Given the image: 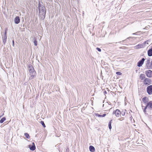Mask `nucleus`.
Returning a JSON list of instances; mask_svg holds the SVG:
<instances>
[{"label":"nucleus","instance_id":"a878e982","mask_svg":"<svg viewBox=\"0 0 152 152\" xmlns=\"http://www.w3.org/2000/svg\"><path fill=\"white\" fill-rule=\"evenodd\" d=\"M121 114H122V116H124L125 114V112L124 111H122L121 113Z\"/></svg>","mask_w":152,"mask_h":152},{"label":"nucleus","instance_id":"393cba45","mask_svg":"<svg viewBox=\"0 0 152 152\" xmlns=\"http://www.w3.org/2000/svg\"><path fill=\"white\" fill-rule=\"evenodd\" d=\"M149 41V40H147L145 41L144 42V45H145V44H148V42Z\"/></svg>","mask_w":152,"mask_h":152},{"label":"nucleus","instance_id":"bb28decb","mask_svg":"<svg viewBox=\"0 0 152 152\" xmlns=\"http://www.w3.org/2000/svg\"><path fill=\"white\" fill-rule=\"evenodd\" d=\"M147 107H147V106H146L144 109V112L145 113L146 112V109Z\"/></svg>","mask_w":152,"mask_h":152},{"label":"nucleus","instance_id":"2eb2a0df","mask_svg":"<svg viewBox=\"0 0 152 152\" xmlns=\"http://www.w3.org/2000/svg\"><path fill=\"white\" fill-rule=\"evenodd\" d=\"M106 114H104L103 115H99V114H96V115L97 116H98V117H104V116H105L106 115Z\"/></svg>","mask_w":152,"mask_h":152},{"label":"nucleus","instance_id":"ddd939ff","mask_svg":"<svg viewBox=\"0 0 152 152\" xmlns=\"http://www.w3.org/2000/svg\"><path fill=\"white\" fill-rule=\"evenodd\" d=\"M7 36L6 35H4L3 37V40L4 44V45L6 43L7 40Z\"/></svg>","mask_w":152,"mask_h":152},{"label":"nucleus","instance_id":"f03ea898","mask_svg":"<svg viewBox=\"0 0 152 152\" xmlns=\"http://www.w3.org/2000/svg\"><path fill=\"white\" fill-rule=\"evenodd\" d=\"M39 15H42L44 17V18L46 12L45 7L43 6L39 5Z\"/></svg>","mask_w":152,"mask_h":152},{"label":"nucleus","instance_id":"dca6fc26","mask_svg":"<svg viewBox=\"0 0 152 152\" xmlns=\"http://www.w3.org/2000/svg\"><path fill=\"white\" fill-rule=\"evenodd\" d=\"M145 77L144 75L142 74L140 75V78L141 80H143Z\"/></svg>","mask_w":152,"mask_h":152},{"label":"nucleus","instance_id":"20e7f679","mask_svg":"<svg viewBox=\"0 0 152 152\" xmlns=\"http://www.w3.org/2000/svg\"><path fill=\"white\" fill-rule=\"evenodd\" d=\"M147 91L149 94H152V85L150 86L147 87Z\"/></svg>","mask_w":152,"mask_h":152},{"label":"nucleus","instance_id":"2f4dec72","mask_svg":"<svg viewBox=\"0 0 152 152\" xmlns=\"http://www.w3.org/2000/svg\"><path fill=\"white\" fill-rule=\"evenodd\" d=\"M12 45H13V46H14V41L13 40L12 41Z\"/></svg>","mask_w":152,"mask_h":152},{"label":"nucleus","instance_id":"c9c22d12","mask_svg":"<svg viewBox=\"0 0 152 152\" xmlns=\"http://www.w3.org/2000/svg\"><path fill=\"white\" fill-rule=\"evenodd\" d=\"M131 38V37H129L127 39H129V38Z\"/></svg>","mask_w":152,"mask_h":152},{"label":"nucleus","instance_id":"0eeeda50","mask_svg":"<svg viewBox=\"0 0 152 152\" xmlns=\"http://www.w3.org/2000/svg\"><path fill=\"white\" fill-rule=\"evenodd\" d=\"M145 60L144 58H142L138 62L137 66L139 67L141 66L143 64Z\"/></svg>","mask_w":152,"mask_h":152},{"label":"nucleus","instance_id":"c85d7f7f","mask_svg":"<svg viewBox=\"0 0 152 152\" xmlns=\"http://www.w3.org/2000/svg\"><path fill=\"white\" fill-rule=\"evenodd\" d=\"M96 49L99 52H101V49L99 48H96Z\"/></svg>","mask_w":152,"mask_h":152},{"label":"nucleus","instance_id":"473e14b6","mask_svg":"<svg viewBox=\"0 0 152 152\" xmlns=\"http://www.w3.org/2000/svg\"><path fill=\"white\" fill-rule=\"evenodd\" d=\"M133 34H137V33H133Z\"/></svg>","mask_w":152,"mask_h":152},{"label":"nucleus","instance_id":"423d86ee","mask_svg":"<svg viewBox=\"0 0 152 152\" xmlns=\"http://www.w3.org/2000/svg\"><path fill=\"white\" fill-rule=\"evenodd\" d=\"M28 147L29 148L30 150L32 151H34L35 149V146L34 142H32V145H28Z\"/></svg>","mask_w":152,"mask_h":152},{"label":"nucleus","instance_id":"7ed1b4c3","mask_svg":"<svg viewBox=\"0 0 152 152\" xmlns=\"http://www.w3.org/2000/svg\"><path fill=\"white\" fill-rule=\"evenodd\" d=\"M113 114H115L116 116L119 117L121 114V112L118 109H117L116 110L113 112Z\"/></svg>","mask_w":152,"mask_h":152},{"label":"nucleus","instance_id":"6ab92c4d","mask_svg":"<svg viewBox=\"0 0 152 152\" xmlns=\"http://www.w3.org/2000/svg\"><path fill=\"white\" fill-rule=\"evenodd\" d=\"M141 48H144L145 47V45H144V44L143 43L139 44Z\"/></svg>","mask_w":152,"mask_h":152},{"label":"nucleus","instance_id":"f257e3e1","mask_svg":"<svg viewBox=\"0 0 152 152\" xmlns=\"http://www.w3.org/2000/svg\"><path fill=\"white\" fill-rule=\"evenodd\" d=\"M28 70L31 76L30 78L32 79L36 75V73L34 67L31 64H29L28 65Z\"/></svg>","mask_w":152,"mask_h":152},{"label":"nucleus","instance_id":"4468645a","mask_svg":"<svg viewBox=\"0 0 152 152\" xmlns=\"http://www.w3.org/2000/svg\"><path fill=\"white\" fill-rule=\"evenodd\" d=\"M150 63V61L149 60H148L147 61V63L146 64L147 68L148 69H150V66H149V64Z\"/></svg>","mask_w":152,"mask_h":152},{"label":"nucleus","instance_id":"39448f33","mask_svg":"<svg viewBox=\"0 0 152 152\" xmlns=\"http://www.w3.org/2000/svg\"><path fill=\"white\" fill-rule=\"evenodd\" d=\"M145 74L148 77H152V71L151 70H148L146 71Z\"/></svg>","mask_w":152,"mask_h":152},{"label":"nucleus","instance_id":"b1692460","mask_svg":"<svg viewBox=\"0 0 152 152\" xmlns=\"http://www.w3.org/2000/svg\"><path fill=\"white\" fill-rule=\"evenodd\" d=\"M34 43V45L35 46H37V40L34 41V42H33Z\"/></svg>","mask_w":152,"mask_h":152},{"label":"nucleus","instance_id":"c756f323","mask_svg":"<svg viewBox=\"0 0 152 152\" xmlns=\"http://www.w3.org/2000/svg\"><path fill=\"white\" fill-rule=\"evenodd\" d=\"M35 40H36V39L35 38V37H34L33 38V39H32V41L33 42H34V41Z\"/></svg>","mask_w":152,"mask_h":152},{"label":"nucleus","instance_id":"412c9836","mask_svg":"<svg viewBox=\"0 0 152 152\" xmlns=\"http://www.w3.org/2000/svg\"><path fill=\"white\" fill-rule=\"evenodd\" d=\"M147 99L146 97H144L142 98V101L144 102H146L147 101Z\"/></svg>","mask_w":152,"mask_h":152},{"label":"nucleus","instance_id":"72a5a7b5","mask_svg":"<svg viewBox=\"0 0 152 152\" xmlns=\"http://www.w3.org/2000/svg\"><path fill=\"white\" fill-rule=\"evenodd\" d=\"M106 93H106V91H104V94H106Z\"/></svg>","mask_w":152,"mask_h":152},{"label":"nucleus","instance_id":"9b49d317","mask_svg":"<svg viewBox=\"0 0 152 152\" xmlns=\"http://www.w3.org/2000/svg\"><path fill=\"white\" fill-rule=\"evenodd\" d=\"M89 150L91 152H94L95 151L94 148L92 145H91L89 146Z\"/></svg>","mask_w":152,"mask_h":152},{"label":"nucleus","instance_id":"5701e85b","mask_svg":"<svg viewBox=\"0 0 152 152\" xmlns=\"http://www.w3.org/2000/svg\"><path fill=\"white\" fill-rule=\"evenodd\" d=\"M41 124H42V125L44 127H45V124L44 122L43 121H41Z\"/></svg>","mask_w":152,"mask_h":152},{"label":"nucleus","instance_id":"f8f14e48","mask_svg":"<svg viewBox=\"0 0 152 152\" xmlns=\"http://www.w3.org/2000/svg\"><path fill=\"white\" fill-rule=\"evenodd\" d=\"M148 55L149 56H152V49L148 50Z\"/></svg>","mask_w":152,"mask_h":152},{"label":"nucleus","instance_id":"f3484780","mask_svg":"<svg viewBox=\"0 0 152 152\" xmlns=\"http://www.w3.org/2000/svg\"><path fill=\"white\" fill-rule=\"evenodd\" d=\"M111 121H112V120H111L109 122V124H108V126H109V129H111V128H112V127H111Z\"/></svg>","mask_w":152,"mask_h":152},{"label":"nucleus","instance_id":"cd10ccee","mask_svg":"<svg viewBox=\"0 0 152 152\" xmlns=\"http://www.w3.org/2000/svg\"><path fill=\"white\" fill-rule=\"evenodd\" d=\"M116 74L117 75H121V73L119 72H116Z\"/></svg>","mask_w":152,"mask_h":152},{"label":"nucleus","instance_id":"4be33fe9","mask_svg":"<svg viewBox=\"0 0 152 152\" xmlns=\"http://www.w3.org/2000/svg\"><path fill=\"white\" fill-rule=\"evenodd\" d=\"M24 135L27 138H29L30 137L29 135L27 133H25Z\"/></svg>","mask_w":152,"mask_h":152},{"label":"nucleus","instance_id":"7c9ffc66","mask_svg":"<svg viewBox=\"0 0 152 152\" xmlns=\"http://www.w3.org/2000/svg\"><path fill=\"white\" fill-rule=\"evenodd\" d=\"M124 120V118H120L119 119V120L120 121H122V120Z\"/></svg>","mask_w":152,"mask_h":152},{"label":"nucleus","instance_id":"1a4fd4ad","mask_svg":"<svg viewBox=\"0 0 152 152\" xmlns=\"http://www.w3.org/2000/svg\"><path fill=\"white\" fill-rule=\"evenodd\" d=\"M150 80L148 78H145L144 81V83L145 84H149L150 82Z\"/></svg>","mask_w":152,"mask_h":152},{"label":"nucleus","instance_id":"9d476101","mask_svg":"<svg viewBox=\"0 0 152 152\" xmlns=\"http://www.w3.org/2000/svg\"><path fill=\"white\" fill-rule=\"evenodd\" d=\"M146 106L149 108H152V101H150L148 103H147Z\"/></svg>","mask_w":152,"mask_h":152},{"label":"nucleus","instance_id":"6e6552de","mask_svg":"<svg viewBox=\"0 0 152 152\" xmlns=\"http://www.w3.org/2000/svg\"><path fill=\"white\" fill-rule=\"evenodd\" d=\"M20 22V19L18 16L15 17V22L16 24Z\"/></svg>","mask_w":152,"mask_h":152},{"label":"nucleus","instance_id":"a211bd4d","mask_svg":"<svg viewBox=\"0 0 152 152\" xmlns=\"http://www.w3.org/2000/svg\"><path fill=\"white\" fill-rule=\"evenodd\" d=\"M6 120V118L5 117L1 119L0 120V123H3L5 120Z\"/></svg>","mask_w":152,"mask_h":152},{"label":"nucleus","instance_id":"aec40b11","mask_svg":"<svg viewBox=\"0 0 152 152\" xmlns=\"http://www.w3.org/2000/svg\"><path fill=\"white\" fill-rule=\"evenodd\" d=\"M134 48L135 49H138L141 48L139 44L137 45L134 47Z\"/></svg>","mask_w":152,"mask_h":152},{"label":"nucleus","instance_id":"f704fd0d","mask_svg":"<svg viewBox=\"0 0 152 152\" xmlns=\"http://www.w3.org/2000/svg\"><path fill=\"white\" fill-rule=\"evenodd\" d=\"M6 35V32H5V33L4 35Z\"/></svg>","mask_w":152,"mask_h":152}]
</instances>
